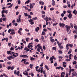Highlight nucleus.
Instances as JSON below:
<instances>
[{"mask_svg":"<svg viewBox=\"0 0 77 77\" xmlns=\"http://www.w3.org/2000/svg\"><path fill=\"white\" fill-rule=\"evenodd\" d=\"M62 43H60L59 44H58V46L60 48V49H62L63 48V46H62Z\"/></svg>","mask_w":77,"mask_h":77,"instance_id":"nucleus-4","label":"nucleus"},{"mask_svg":"<svg viewBox=\"0 0 77 77\" xmlns=\"http://www.w3.org/2000/svg\"><path fill=\"white\" fill-rule=\"evenodd\" d=\"M74 28L75 30H77V26H74Z\"/></svg>","mask_w":77,"mask_h":77,"instance_id":"nucleus-53","label":"nucleus"},{"mask_svg":"<svg viewBox=\"0 0 77 77\" xmlns=\"http://www.w3.org/2000/svg\"><path fill=\"white\" fill-rule=\"evenodd\" d=\"M54 66H57V63H55L54 64Z\"/></svg>","mask_w":77,"mask_h":77,"instance_id":"nucleus-50","label":"nucleus"},{"mask_svg":"<svg viewBox=\"0 0 77 77\" xmlns=\"http://www.w3.org/2000/svg\"><path fill=\"white\" fill-rule=\"evenodd\" d=\"M58 53H59L60 54H62L63 53V52L62 51H60V50H58Z\"/></svg>","mask_w":77,"mask_h":77,"instance_id":"nucleus-23","label":"nucleus"},{"mask_svg":"<svg viewBox=\"0 0 77 77\" xmlns=\"http://www.w3.org/2000/svg\"><path fill=\"white\" fill-rule=\"evenodd\" d=\"M42 18H44H44H45V15H43L42 16Z\"/></svg>","mask_w":77,"mask_h":77,"instance_id":"nucleus-63","label":"nucleus"},{"mask_svg":"<svg viewBox=\"0 0 77 77\" xmlns=\"http://www.w3.org/2000/svg\"><path fill=\"white\" fill-rule=\"evenodd\" d=\"M72 14H69L68 16V17L69 18H72Z\"/></svg>","mask_w":77,"mask_h":77,"instance_id":"nucleus-12","label":"nucleus"},{"mask_svg":"<svg viewBox=\"0 0 77 77\" xmlns=\"http://www.w3.org/2000/svg\"><path fill=\"white\" fill-rule=\"evenodd\" d=\"M59 24L60 27H65V24L63 23H60Z\"/></svg>","mask_w":77,"mask_h":77,"instance_id":"nucleus-7","label":"nucleus"},{"mask_svg":"<svg viewBox=\"0 0 77 77\" xmlns=\"http://www.w3.org/2000/svg\"><path fill=\"white\" fill-rule=\"evenodd\" d=\"M20 3H21V1L20 0H18V5H19L20 4Z\"/></svg>","mask_w":77,"mask_h":77,"instance_id":"nucleus-47","label":"nucleus"},{"mask_svg":"<svg viewBox=\"0 0 77 77\" xmlns=\"http://www.w3.org/2000/svg\"><path fill=\"white\" fill-rule=\"evenodd\" d=\"M12 31H15V30H14V29H9L8 30V33H10L11 32H12Z\"/></svg>","mask_w":77,"mask_h":77,"instance_id":"nucleus-16","label":"nucleus"},{"mask_svg":"<svg viewBox=\"0 0 77 77\" xmlns=\"http://www.w3.org/2000/svg\"><path fill=\"white\" fill-rule=\"evenodd\" d=\"M39 4L40 5H44V2L42 1H39Z\"/></svg>","mask_w":77,"mask_h":77,"instance_id":"nucleus-10","label":"nucleus"},{"mask_svg":"<svg viewBox=\"0 0 77 77\" xmlns=\"http://www.w3.org/2000/svg\"><path fill=\"white\" fill-rule=\"evenodd\" d=\"M43 31H44V32H47V29L44 28L43 29Z\"/></svg>","mask_w":77,"mask_h":77,"instance_id":"nucleus-57","label":"nucleus"},{"mask_svg":"<svg viewBox=\"0 0 77 77\" xmlns=\"http://www.w3.org/2000/svg\"><path fill=\"white\" fill-rule=\"evenodd\" d=\"M45 68L46 69H47V70H48V71L49 70V69L48 68V66H47V65H45Z\"/></svg>","mask_w":77,"mask_h":77,"instance_id":"nucleus-22","label":"nucleus"},{"mask_svg":"<svg viewBox=\"0 0 77 77\" xmlns=\"http://www.w3.org/2000/svg\"><path fill=\"white\" fill-rule=\"evenodd\" d=\"M71 56H72V54H70L69 55V60H70L71 59Z\"/></svg>","mask_w":77,"mask_h":77,"instance_id":"nucleus-36","label":"nucleus"},{"mask_svg":"<svg viewBox=\"0 0 77 77\" xmlns=\"http://www.w3.org/2000/svg\"><path fill=\"white\" fill-rule=\"evenodd\" d=\"M21 15H20L18 17L19 19H17V23H19V21L20 23L21 22Z\"/></svg>","mask_w":77,"mask_h":77,"instance_id":"nucleus-3","label":"nucleus"},{"mask_svg":"<svg viewBox=\"0 0 77 77\" xmlns=\"http://www.w3.org/2000/svg\"><path fill=\"white\" fill-rule=\"evenodd\" d=\"M67 12H68V13L69 14H71V13L72 12V11L70 10H68Z\"/></svg>","mask_w":77,"mask_h":77,"instance_id":"nucleus-27","label":"nucleus"},{"mask_svg":"<svg viewBox=\"0 0 77 77\" xmlns=\"http://www.w3.org/2000/svg\"><path fill=\"white\" fill-rule=\"evenodd\" d=\"M12 6H13V4H11V5L10 6L8 7V8H11Z\"/></svg>","mask_w":77,"mask_h":77,"instance_id":"nucleus-35","label":"nucleus"},{"mask_svg":"<svg viewBox=\"0 0 77 77\" xmlns=\"http://www.w3.org/2000/svg\"><path fill=\"white\" fill-rule=\"evenodd\" d=\"M55 4H56V2H55V1H54V0H52L53 6H54V5H55Z\"/></svg>","mask_w":77,"mask_h":77,"instance_id":"nucleus-15","label":"nucleus"},{"mask_svg":"<svg viewBox=\"0 0 77 77\" xmlns=\"http://www.w3.org/2000/svg\"><path fill=\"white\" fill-rule=\"evenodd\" d=\"M76 63H77V62H76V61H74L73 62V65H76Z\"/></svg>","mask_w":77,"mask_h":77,"instance_id":"nucleus-37","label":"nucleus"},{"mask_svg":"<svg viewBox=\"0 0 77 77\" xmlns=\"http://www.w3.org/2000/svg\"><path fill=\"white\" fill-rule=\"evenodd\" d=\"M36 71H38L39 72H40L41 73H42V72H43V67L41 68L40 70V69H36Z\"/></svg>","mask_w":77,"mask_h":77,"instance_id":"nucleus-2","label":"nucleus"},{"mask_svg":"<svg viewBox=\"0 0 77 77\" xmlns=\"http://www.w3.org/2000/svg\"><path fill=\"white\" fill-rule=\"evenodd\" d=\"M56 32H55L54 34H53V36H55V35H56Z\"/></svg>","mask_w":77,"mask_h":77,"instance_id":"nucleus-56","label":"nucleus"},{"mask_svg":"<svg viewBox=\"0 0 77 77\" xmlns=\"http://www.w3.org/2000/svg\"><path fill=\"white\" fill-rule=\"evenodd\" d=\"M30 47L31 48H32V47H33V45H30H30H28V48H30Z\"/></svg>","mask_w":77,"mask_h":77,"instance_id":"nucleus-24","label":"nucleus"},{"mask_svg":"<svg viewBox=\"0 0 77 77\" xmlns=\"http://www.w3.org/2000/svg\"><path fill=\"white\" fill-rule=\"evenodd\" d=\"M66 49L68 51V50H69V47H69V46H68V44H67L66 45Z\"/></svg>","mask_w":77,"mask_h":77,"instance_id":"nucleus-18","label":"nucleus"},{"mask_svg":"<svg viewBox=\"0 0 77 77\" xmlns=\"http://www.w3.org/2000/svg\"><path fill=\"white\" fill-rule=\"evenodd\" d=\"M47 29L48 30H50V31H51V28H47Z\"/></svg>","mask_w":77,"mask_h":77,"instance_id":"nucleus-64","label":"nucleus"},{"mask_svg":"<svg viewBox=\"0 0 77 77\" xmlns=\"http://www.w3.org/2000/svg\"><path fill=\"white\" fill-rule=\"evenodd\" d=\"M18 33L20 34V35H21V31H20L18 30Z\"/></svg>","mask_w":77,"mask_h":77,"instance_id":"nucleus-39","label":"nucleus"},{"mask_svg":"<svg viewBox=\"0 0 77 77\" xmlns=\"http://www.w3.org/2000/svg\"><path fill=\"white\" fill-rule=\"evenodd\" d=\"M14 32V31H12V32L10 33V35H14L15 34V33Z\"/></svg>","mask_w":77,"mask_h":77,"instance_id":"nucleus-17","label":"nucleus"},{"mask_svg":"<svg viewBox=\"0 0 77 77\" xmlns=\"http://www.w3.org/2000/svg\"><path fill=\"white\" fill-rule=\"evenodd\" d=\"M66 61H67V62H69L70 60H69L67 58L66 60Z\"/></svg>","mask_w":77,"mask_h":77,"instance_id":"nucleus-52","label":"nucleus"},{"mask_svg":"<svg viewBox=\"0 0 77 77\" xmlns=\"http://www.w3.org/2000/svg\"><path fill=\"white\" fill-rule=\"evenodd\" d=\"M43 50H45L46 49V48H45V46H43Z\"/></svg>","mask_w":77,"mask_h":77,"instance_id":"nucleus-49","label":"nucleus"},{"mask_svg":"<svg viewBox=\"0 0 77 77\" xmlns=\"http://www.w3.org/2000/svg\"><path fill=\"white\" fill-rule=\"evenodd\" d=\"M29 39H30L29 38H26V42H28V41H29Z\"/></svg>","mask_w":77,"mask_h":77,"instance_id":"nucleus-32","label":"nucleus"},{"mask_svg":"<svg viewBox=\"0 0 77 77\" xmlns=\"http://www.w3.org/2000/svg\"><path fill=\"white\" fill-rule=\"evenodd\" d=\"M74 76H75L76 77H77V74L75 72H73L72 73V76L74 77Z\"/></svg>","mask_w":77,"mask_h":77,"instance_id":"nucleus-6","label":"nucleus"},{"mask_svg":"<svg viewBox=\"0 0 77 77\" xmlns=\"http://www.w3.org/2000/svg\"><path fill=\"white\" fill-rule=\"evenodd\" d=\"M32 21H33V20L32 19H31L29 20V23H31L32 22Z\"/></svg>","mask_w":77,"mask_h":77,"instance_id":"nucleus-60","label":"nucleus"},{"mask_svg":"<svg viewBox=\"0 0 77 77\" xmlns=\"http://www.w3.org/2000/svg\"><path fill=\"white\" fill-rule=\"evenodd\" d=\"M65 73L64 72H62L61 75V77H64V76H65Z\"/></svg>","mask_w":77,"mask_h":77,"instance_id":"nucleus-8","label":"nucleus"},{"mask_svg":"<svg viewBox=\"0 0 77 77\" xmlns=\"http://www.w3.org/2000/svg\"><path fill=\"white\" fill-rule=\"evenodd\" d=\"M48 17L47 16L46 17V18L45 17V18H44L45 20H48Z\"/></svg>","mask_w":77,"mask_h":77,"instance_id":"nucleus-38","label":"nucleus"},{"mask_svg":"<svg viewBox=\"0 0 77 77\" xmlns=\"http://www.w3.org/2000/svg\"><path fill=\"white\" fill-rule=\"evenodd\" d=\"M24 50L26 51H26H30V49H29L27 48H25Z\"/></svg>","mask_w":77,"mask_h":77,"instance_id":"nucleus-13","label":"nucleus"},{"mask_svg":"<svg viewBox=\"0 0 77 77\" xmlns=\"http://www.w3.org/2000/svg\"><path fill=\"white\" fill-rule=\"evenodd\" d=\"M70 29H71V26H68L67 28H66L67 32H69V30H70Z\"/></svg>","mask_w":77,"mask_h":77,"instance_id":"nucleus-11","label":"nucleus"},{"mask_svg":"<svg viewBox=\"0 0 77 77\" xmlns=\"http://www.w3.org/2000/svg\"><path fill=\"white\" fill-rule=\"evenodd\" d=\"M42 14H44V15L45 14V12L44 11H42Z\"/></svg>","mask_w":77,"mask_h":77,"instance_id":"nucleus-41","label":"nucleus"},{"mask_svg":"<svg viewBox=\"0 0 77 77\" xmlns=\"http://www.w3.org/2000/svg\"><path fill=\"white\" fill-rule=\"evenodd\" d=\"M37 47H38V48H40V47H41V46H40V44H38L37 45Z\"/></svg>","mask_w":77,"mask_h":77,"instance_id":"nucleus-54","label":"nucleus"},{"mask_svg":"<svg viewBox=\"0 0 77 77\" xmlns=\"http://www.w3.org/2000/svg\"><path fill=\"white\" fill-rule=\"evenodd\" d=\"M52 50H55V51H56V47H53Z\"/></svg>","mask_w":77,"mask_h":77,"instance_id":"nucleus-29","label":"nucleus"},{"mask_svg":"<svg viewBox=\"0 0 77 77\" xmlns=\"http://www.w3.org/2000/svg\"><path fill=\"white\" fill-rule=\"evenodd\" d=\"M7 59H8V60H11V58L10 56L9 57H7Z\"/></svg>","mask_w":77,"mask_h":77,"instance_id":"nucleus-45","label":"nucleus"},{"mask_svg":"<svg viewBox=\"0 0 77 77\" xmlns=\"http://www.w3.org/2000/svg\"><path fill=\"white\" fill-rule=\"evenodd\" d=\"M8 11L7 10L4 11L5 13H6V14H8Z\"/></svg>","mask_w":77,"mask_h":77,"instance_id":"nucleus-58","label":"nucleus"},{"mask_svg":"<svg viewBox=\"0 0 77 77\" xmlns=\"http://www.w3.org/2000/svg\"><path fill=\"white\" fill-rule=\"evenodd\" d=\"M7 53L8 54H11V51H7Z\"/></svg>","mask_w":77,"mask_h":77,"instance_id":"nucleus-26","label":"nucleus"},{"mask_svg":"<svg viewBox=\"0 0 77 77\" xmlns=\"http://www.w3.org/2000/svg\"><path fill=\"white\" fill-rule=\"evenodd\" d=\"M59 59H63V57L61 56H59L58 57Z\"/></svg>","mask_w":77,"mask_h":77,"instance_id":"nucleus-59","label":"nucleus"},{"mask_svg":"<svg viewBox=\"0 0 77 77\" xmlns=\"http://www.w3.org/2000/svg\"><path fill=\"white\" fill-rule=\"evenodd\" d=\"M14 56V57H17L18 56V53H15L14 52H11V55H12Z\"/></svg>","mask_w":77,"mask_h":77,"instance_id":"nucleus-1","label":"nucleus"},{"mask_svg":"<svg viewBox=\"0 0 77 77\" xmlns=\"http://www.w3.org/2000/svg\"><path fill=\"white\" fill-rule=\"evenodd\" d=\"M30 68L32 69V66H33V64H31L30 65Z\"/></svg>","mask_w":77,"mask_h":77,"instance_id":"nucleus-33","label":"nucleus"},{"mask_svg":"<svg viewBox=\"0 0 77 77\" xmlns=\"http://www.w3.org/2000/svg\"><path fill=\"white\" fill-rule=\"evenodd\" d=\"M45 35V32H44L43 31L42 32V35Z\"/></svg>","mask_w":77,"mask_h":77,"instance_id":"nucleus-55","label":"nucleus"},{"mask_svg":"<svg viewBox=\"0 0 77 77\" xmlns=\"http://www.w3.org/2000/svg\"><path fill=\"white\" fill-rule=\"evenodd\" d=\"M71 52H72V50L70 49L68 52V54H71Z\"/></svg>","mask_w":77,"mask_h":77,"instance_id":"nucleus-20","label":"nucleus"},{"mask_svg":"<svg viewBox=\"0 0 77 77\" xmlns=\"http://www.w3.org/2000/svg\"><path fill=\"white\" fill-rule=\"evenodd\" d=\"M30 13L31 15H33V12H30Z\"/></svg>","mask_w":77,"mask_h":77,"instance_id":"nucleus-62","label":"nucleus"},{"mask_svg":"<svg viewBox=\"0 0 77 77\" xmlns=\"http://www.w3.org/2000/svg\"><path fill=\"white\" fill-rule=\"evenodd\" d=\"M14 68H15V66H12V67H11V70H13V69H14Z\"/></svg>","mask_w":77,"mask_h":77,"instance_id":"nucleus-25","label":"nucleus"},{"mask_svg":"<svg viewBox=\"0 0 77 77\" xmlns=\"http://www.w3.org/2000/svg\"><path fill=\"white\" fill-rule=\"evenodd\" d=\"M14 74L16 75H17L18 76H19V75L20 74V71H18L17 73V70H15L14 71Z\"/></svg>","mask_w":77,"mask_h":77,"instance_id":"nucleus-5","label":"nucleus"},{"mask_svg":"<svg viewBox=\"0 0 77 77\" xmlns=\"http://www.w3.org/2000/svg\"><path fill=\"white\" fill-rule=\"evenodd\" d=\"M30 9H32L33 8V5H32V4L31 3L30 4Z\"/></svg>","mask_w":77,"mask_h":77,"instance_id":"nucleus-21","label":"nucleus"},{"mask_svg":"<svg viewBox=\"0 0 77 77\" xmlns=\"http://www.w3.org/2000/svg\"><path fill=\"white\" fill-rule=\"evenodd\" d=\"M38 30H39V27H37L35 28V31L36 32H38Z\"/></svg>","mask_w":77,"mask_h":77,"instance_id":"nucleus-14","label":"nucleus"},{"mask_svg":"<svg viewBox=\"0 0 77 77\" xmlns=\"http://www.w3.org/2000/svg\"><path fill=\"white\" fill-rule=\"evenodd\" d=\"M74 59L75 60H77V55H75L74 56Z\"/></svg>","mask_w":77,"mask_h":77,"instance_id":"nucleus-31","label":"nucleus"},{"mask_svg":"<svg viewBox=\"0 0 77 77\" xmlns=\"http://www.w3.org/2000/svg\"><path fill=\"white\" fill-rule=\"evenodd\" d=\"M23 57L24 58V57H27V58H28V56L27 55H23Z\"/></svg>","mask_w":77,"mask_h":77,"instance_id":"nucleus-30","label":"nucleus"},{"mask_svg":"<svg viewBox=\"0 0 77 77\" xmlns=\"http://www.w3.org/2000/svg\"><path fill=\"white\" fill-rule=\"evenodd\" d=\"M50 41L52 43H53V42H54L55 41L54 40V39H50Z\"/></svg>","mask_w":77,"mask_h":77,"instance_id":"nucleus-28","label":"nucleus"},{"mask_svg":"<svg viewBox=\"0 0 77 77\" xmlns=\"http://www.w3.org/2000/svg\"><path fill=\"white\" fill-rule=\"evenodd\" d=\"M2 20H3V21H6V20H7L6 18H3L2 19Z\"/></svg>","mask_w":77,"mask_h":77,"instance_id":"nucleus-34","label":"nucleus"},{"mask_svg":"<svg viewBox=\"0 0 77 77\" xmlns=\"http://www.w3.org/2000/svg\"><path fill=\"white\" fill-rule=\"evenodd\" d=\"M70 25H71V27L72 28L73 27V24H72V23H70Z\"/></svg>","mask_w":77,"mask_h":77,"instance_id":"nucleus-44","label":"nucleus"},{"mask_svg":"<svg viewBox=\"0 0 77 77\" xmlns=\"http://www.w3.org/2000/svg\"><path fill=\"white\" fill-rule=\"evenodd\" d=\"M35 42H39V40H38V39H35Z\"/></svg>","mask_w":77,"mask_h":77,"instance_id":"nucleus-40","label":"nucleus"},{"mask_svg":"<svg viewBox=\"0 0 77 77\" xmlns=\"http://www.w3.org/2000/svg\"><path fill=\"white\" fill-rule=\"evenodd\" d=\"M31 60H34V58L32 57H31Z\"/></svg>","mask_w":77,"mask_h":77,"instance_id":"nucleus-61","label":"nucleus"},{"mask_svg":"<svg viewBox=\"0 0 77 77\" xmlns=\"http://www.w3.org/2000/svg\"><path fill=\"white\" fill-rule=\"evenodd\" d=\"M69 47H70V48H72V47H73V45L72 44H69V45L68 44Z\"/></svg>","mask_w":77,"mask_h":77,"instance_id":"nucleus-19","label":"nucleus"},{"mask_svg":"<svg viewBox=\"0 0 77 77\" xmlns=\"http://www.w3.org/2000/svg\"><path fill=\"white\" fill-rule=\"evenodd\" d=\"M39 48H38L37 50V51H38V52H40V49Z\"/></svg>","mask_w":77,"mask_h":77,"instance_id":"nucleus-46","label":"nucleus"},{"mask_svg":"<svg viewBox=\"0 0 77 77\" xmlns=\"http://www.w3.org/2000/svg\"><path fill=\"white\" fill-rule=\"evenodd\" d=\"M32 20H37V17H34L32 18Z\"/></svg>","mask_w":77,"mask_h":77,"instance_id":"nucleus-43","label":"nucleus"},{"mask_svg":"<svg viewBox=\"0 0 77 77\" xmlns=\"http://www.w3.org/2000/svg\"><path fill=\"white\" fill-rule=\"evenodd\" d=\"M31 75L32 77H33V76H34V74H33V72L31 73Z\"/></svg>","mask_w":77,"mask_h":77,"instance_id":"nucleus-51","label":"nucleus"},{"mask_svg":"<svg viewBox=\"0 0 77 77\" xmlns=\"http://www.w3.org/2000/svg\"><path fill=\"white\" fill-rule=\"evenodd\" d=\"M3 75H4V77H8V75H6V74H5V73H3Z\"/></svg>","mask_w":77,"mask_h":77,"instance_id":"nucleus-42","label":"nucleus"},{"mask_svg":"<svg viewBox=\"0 0 77 77\" xmlns=\"http://www.w3.org/2000/svg\"><path fill=\"white\" fill-rule=\"evenodd\" d=\"M65 65H66V62H63V66L64 68H65L66 66Z\"/></svg>","mask_w":77,"mask_h":77,"instance_id":"nucleus-9","label":"nucleus"},{"mask_svg":"<svg viewBox=\"0 0 77 77\" xmlns=\"http://www.w3.org/2000/svg\"><path fill=\"white\" fill-rule=\"evenodd\" d=\"M27 16L29 18H31V16H30L29 14H28Z\"/></svg>","mask_w":77,"mask_h":77,"instance_id":"nucleus-48","label":"nucleus"}]
</instances>
